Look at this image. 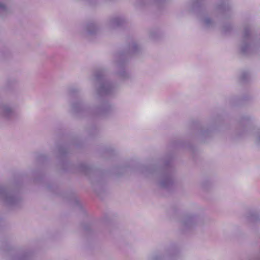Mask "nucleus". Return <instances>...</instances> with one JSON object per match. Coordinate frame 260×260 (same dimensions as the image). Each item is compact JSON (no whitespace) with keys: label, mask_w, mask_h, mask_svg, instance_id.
Returning <instances> with one entry per match:
<instances>
[{"label":"nucleus","mask_w":260,"mask_h":260,"mask_svg":"<svg viewBox=\"0 0 260 260\" xmlns=\"http://www.w3.org/2000/svg\"><path fill=\"white\" fill-rule=\"evenodd\" d=\"M196 223V218L194 216H187L183 219L182 224L183 228L189 229L193 228Z\"/></svg>","instance_id":"nucleus-8"},{"label":"nucleus","mask_w":260,"mask_h":260,"mask_svg":"<svg viewBox=\"0 0 260 260\" xmlns=\"http://www.w3.org/2000/svg\"><path fill=\"white\" fill-rule=\"evenodd\" d=\"M86 29L88 35H93L95 34L98 30V27L95 24L89 23L87 25Z\"/></svg>","instance_id":"nucleus-12"},{"label":"nucleus","mask_w":260,"mask_h":260,"mask_svg":"<svg viewBox=\"0 0 260 260\" xmlns=\"http://www.w3.org/2000/svg\"><path fill=\"white\" fill-rule=\"evenodd\" d=\"M111 106L107 103H103L100 107L96 108L94 112L99 115H104L111 110Z\"/></svg>","instance_id":"nucleus-9"},{"label":"nucleus","mask_w":260,"mask_h":260,"mask_svg":"<svg viewBox=\"0 0 260 260\" xmlns=\"http://www.w3.org/2000/svg\"><path fill=\"white\" fill-rule=\"evenodd\" d=\"M252 38L250 35V28L245 26L242 34L241 52L244 55L249 54L253 52V47L252 46Z\"/></svg>","instance_id":"nucleus-5"},{"label":"nucleus","mask_w":260,"mask_h":260,"mask_svg":"<svg viewBox=\"0 0 260 260\" xmlns=\"http://www.w3.org/2000/svg\"><path fill=\"white\" fill-rule=\"evenodd\" d=\"M202 21L203 24L207 28H211L214 26V21L209 17H205Z\"/></svg>","instance_id":"nucleus-13"},{"label":"nucleus","mask_w":260,"mask_h":260,"mask_svg":"<svg viewBox=\"0 0 260 260\" xmlns=\"http://www.w3.org/2000/svg\"><path fill=\"white\" fill-rule=\"evenodd\" d=\"M232 26L230 24H226L224 25L222 27V32L223 34H226L228 32H230L232 30Z\"/></svg>","instance_id":"nucleus-19"},{"label":"nucleus","mask_w":260,"mask_h":260,"mask_svg":"<svg viewBox=\"0 0 260 260\" xmlns=\"http://www.w3.org/2000/svg\"><path fill=\"white\" fill-rule=\"evenodd\" d=\"M124 22V19L123 18L115 17L110 20L109 26L111 28H114L122 26Z\"/></svg>","instance_id":"nucleus-10"},{"label":"nucleus","mask_w":260,"mask_h":260,"mask_svg":"<svg viewBox=\"0 0 260 260\" xmlns=\"http://www.w3.org/2000/svg\"><path fill=\"white\" fill-rule=\"evenodd\" d=\"M193 11L199 13L202 11V0H194L192 6Z\"/></svg>","instance_id":"nucleus-14"},{"label":"nucleus","mask_w":260,"mask_h":260,"mask_svg":"<svg viewBox=\"0 0 260 260\" xmlns=\"http://www.w3.org/2000/svg\"><path fill=\"white\" fill-rule=\"evenodd\" d=\"M151 37L152 38H154V36H153V35L152 34H151Z\"/></svg>","instance_id":"nucleus-25"},{"label":"nucleus","mask_w":260,"mask_h":260,"mask_svg":"<svg viewBox=\"0 0 260 260\" xmlns=\"http://www.w3.org/2000/svg\"><path fill=\"white\" fill-rule=\"evenodd\" d=\"M257 143L260 144V136H258V140H257Z\"/></svg>","instance_id":"nucleus-23"},{"label":"nucleus","mask_w":260,"mask_h":260,"mask_svg":"<svg viewBox=\"0 0 260 260\" xmlns=\"http://www.w3.org/2000/svg\"><path fill=\"white\" fill-rule=\"evenodd\" d=\"M0 201L6 206L14 207L18 205L21 198L18 194L9 191L3 186L0 187Z\"/></svg>","instance_id":"nucleus-4"},{"label":"nucleus","mask_w":260,"mask_h":260,"mask_svg":"<svg viewBox=\"0 0 260 260\" xmlns=\"http://www.w3.org/2000/svg\"><path fill=\"white\" fill-rule=\"evenodd\" d=\"M249 79V75L248 73L243 72L240 77V80L242 82H246L248 81Z\"/></svg>","instance_id":"nucleus-17"},{"label":"nucleus","mask_w":260,"mask_h":260,"mask_svg":"<svg viewBox=\"0 0 260 260\" xmlns=\"http://www.w3.org/2000/svg\"><path fill=\"white\" fill-rule=\"evenodd\" d=\"M94 77L99 87L96 89L99 98L110 95L114 89V86L106 78L104 71L98 70L94 73Z\"/></svg>","instance_id":"nucleus-2"},{"label":"nucleus","mask_w":260,"mask_h":260,"mask_svg":"<svg viewBox=\"0 0 260 260\" xmlns=\"http://www.w3.org/2000/svg\"><path fill=\"white\" fill-rule=\"evenodd\" d=\"M78 92V90L75 88H71L69 90V94L71 96L73 97L74 95Z\"/></svg>","instance_id":"nucleus-21"},{"label":"nucleus","mask_w":260,"mask_h":260,"mask_svg":"<svg viewBox=\"0 0 260 260\" xmlns=\"http://www.w3.org/2000/svg\"><path fill=\"white\" fill-rule=\"evenodd\" d=\"M171 161V159L166 160L165 166L162 169V174L159 182V185L164 189H170L174 183Z\"/></svg>","instance_id":"nucleus-3"},{"label":"nucleus","mask_w":260,"mask_h":260,"mask_svg":"<svg viewBox=\"0 0 260 260\" xmlns=\"http://www.w3.org/2000/svg\"><path fill=\"white\" fill-rule=\"evenodd\" d=\"M218 9L222 11H226L230 10V7L228 5L223 4L218 6Z\"/></svg>","instance_id":"nucleus-20"},{"label":"nucleus","mask_w":260,"mask_h":260,"mask_svg":"<svg viewBox=\"0 0 260 260\" xmlns=\"http://www.w3.org/2000/svg\"><path fill=\"white\" fill-rule=\"evenodd\" d=\"M79 170L81 172L87 175L90 172L91 168L85 164H81L79 166Z\"/></svg>","instance_id":"nucleus-15"},{"label":"nucleus","mask_w":260,"mask_h":260,"mask_svg":"<svg viewBox=\"0 0 260 260\" xmlns=\"http://www.w3.org/2000/svg\"><path fill=\"white\" fill-rule=\"evenodd\" d=\"M0 115L7 119H10L13 118L16 114L14 110L8 106L3 105L0 107Z\"/></svg>","instance_id":"nucleus-7"},{"label":"nucleus","mask_w":260,"mask_h":260,"mask_svg":"<svg viewBox=\"0 0 260 260\" xmlns=\"http://www.w3.org/2000/svg\"><path fill=\"white\" fill-rule=\"evenodd\" d=\"M178 253L177 249L175 248L172 247L167 250L165 252V255L163 257L161 255H154L152 257V260H162L163 259L166 260H173L175 259Z\"/></svg>","instance_id":"nucleus-6"},{"label":"nucleus","mask_w":260,"mask_h":260,"mask_svg":"<svg viewBox=\"0 0 260 260\" xmlns=\"http://www.w3.org/2000/svg\"><path fill=\"white\" fill-rule=\"evenodd\" d=\"M59 153L60 155H63L66 153V151L63 148L60 147L59 148Z\"/></svg>","instance_id":"nucleus-22"},{"label":"nucleus","mask_w":260,"mask_h":260,"mask_svg":"<svg viewBox=\"0 0 260 260\" xmlns=\"http://www.w3.org/2000/svg\"><path fill=\"white\" fill-rule=\"evenodd\" d=\"M259 219L258 214L255 212L250 213L248 216V220L249 221L255 222Z\"/></svg>","instance_id":"nucleus-16"},{"label":"nucleus","mask_w":260,"mask_h":260,"mask_svg":"<svg viewBox=\"0 0 260 260\" xmlns=\"http://www.w3.org/2000/svg\"><path fill=\"white\" fill-rule=\"evenodd\" d=\"M146 170H147V171H149V169L147 168V169H146Z\"/></svg>","instance_id":"nucleus-26"},{"label":"nucleus","mask_w":260,"mask_h":260,"mask_svg":"<svg viewBox=\"0 0 260 260\" xmlns=\"http://www.w3.org/2000/svg\"><path fill=\"white\" fill-rule=\"evenodd\" d=\"M157 2H159L161 1H164L165 0H155Z\"/></svg>","instance_id":"nucleus-24"},{"label":"nucleus","mask_w":260,"mask_h":260,"mask_svg":"<svg viewBox=\"0 0 260 260\" xmlns=\"http://www.w3.org/2000/svg\"><path fill=\"white\" fill-rule=\"evenodd\" d=\"M8 11L7 8L6 6L0 2V14L3 15L6 14Z\"/></svg>","instance_id":"nucleus-18"},{"label":"nucleus","mask_w":260,"mask_h":260,"mask_svg":"<svg viewBox=\"0 0 260 260\" xmlns=\"http://www.w3.org/2000/svg\"><path fill=\"white\" fill-rule=\"evenodd\" d=\"M140 50V47L134 42L129 45L127 52L119 53L115 55V62L118 71L119 77L126 79L128 77V74L125 71V67L127 56L129 55L135 54Z\"/></svg>","instance_id":"nucleus-1"},{"label":"nucleus","mask_w":260,"mask_h":260,"mask_svg":"<svg viewBox=\"0 0 260 260\" xmlns=\"http://www.w3.org/2000/svg\"><path fill=\"white\" fill-rule=\"evenodd\" d=\"M72 109L75 113H85L88 112V110L83 108L82 104L80 101L73 103Z\"/></svg>","instance_id":"nucleus-11"}]
</instances>
